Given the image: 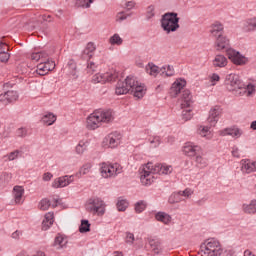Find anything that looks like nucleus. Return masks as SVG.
<instances>
[{"label": "nucleus", "instance_id": "338daca9", "mask_svg": "<svg viewBox=\"0 0 256 256\" xmlns=\"http://www.w3.org/2000/svg\"><path fill=\"white\" fill-rule=\"evenodd\" d=\"M232 155H233V157L240 158L241 154H239V148H233L232 149Z\"/></svg>", "mask_w": 256, "mask_h": 256}, {"label": "nucleus", "instance_id": "ddd939ff", "mask_svg": "<svg viewBox=\"0 0 256 256\" xmlns=\"http://www.w3.org/2000/svg\"><path fill=\"white\" fill-rule=\"evenodd\" d=\"M17 99H19V94L14 90H8L4 94H0V102L3 103V105H9V103H13V101H17Z\"/></svg>", "mask_w": 256, "mask_h": 256}, {"label": "nucleus", "instance_id": "774afa93", "mask_svg": "<svg viewBox=\"0 0 256 256\" xmlns=\"http://www.w3.org/2000/svg\"><path fill=\"white\" fill-rule=\"evenodd\" d=\"M21 235V231L16 230L12 233V239H19V236Z\"/></svg>", "mask_w": 256, "mask_h": 256}, {"label": "nucleus", "instance_id": "20e7f679", "mask_svg": "<svg viewBox=\"0 0 256 256\" xmlns=\"http://www.w3.org/2000/svg\"><path fill=\"white\" fill-rule=\"evenodd\" d=\"M111 121H113V112L111 110H96L88 116L86 127L91 131H95V129H99L102 123H111Z\"/></svg>", "mask_w": 256, "mask_h": 256}, {"label": "nucleus", "instance_id": "bf43d9fd", "mask_svg": "<svg viewBox=\"0 0 256 256\" xmlns=\"http://www.w3.org/2000/svg\"><path fill=\"white\" fill-rule=\"evenodd\" d=\"M220 80H221V77H219L218 74H216V73L212 74L210 77V81H211L212 85H215Z\"/></svg>", "mask_w": 256, "mask_h": 256}, {"label": "nucleus", "instance_id": "5701e85b", "mask_svg": "<svg viewBox=\"0 0 256 256\" xmlns=\"http://www.w3.org/2000/svg\"><path fill=\"white\" fill-rule=\"evenodd\" d=\"M53 223H55V214L53 212L46 213L42 221V230L47 231Z\"/></svg>", "mask_w": 256, "mask_h": 256}, {"label": "nucleus", "instance_id": "2eb2a0df", "mask_svg": "<svg viewBox=\"0 0 256 256\" xmlns=\"http://www.w3.org/2000/svg\"><path fill=\"white\" fill-rule=\"evenodd\" d=\"M242 173H255L256 171V161L250 159H243L240 162Z\"/></svg>", "mask_w": 256, "mask_h": 256}, {"label": "nucleus", "instance_id": "a211bd4d", "mask_svg": "<svg viewBox=\"0 0 256 256\" xmlns=\"http://www.w3.org/2000/svg\"><path fill=\"white\" fill-rule=\"evenodd\" d=\"M201 151V147L197 145H193L191 142H188L183 147V153H185L188 157H195L199 155Z\"/></svg>", "mask_w": 256, "mask_h": 256}, {"label": "nucleus", "instance_id": "cd10ccee", "mask_svg": "<svg viewBox=\"0 0 256 256\" xmlns=\"http://www.w3.org/2000/svg\"><path fill=\"white\" fill-rule=\"evenodd\" d=\"M53 245L58 249H63L67 245V237H65L63 234H57Z\"/></svg>", "mask_w": 256, "mask_h": 256}, {"label": "nucleus", "instance_id": "09e8293b", "mask_svg": "<svg viewBox=\"0 0 256 256\" xmlns=\"http://www.w3.org/2000/svg\"><path fill=\"white\" fill-rule=\"evenodd\" d=\"M147 208V203L145 201H139L135 204L136 213H143V210Z\"/></svg>", "mask_w": 256, "mask_h": 256}, {"label": "nucleus", "instance_id": "a19ab883", "mask_svg": "<svg viewBox=\"0 0 256 256\" xmlns=\"http://www.w3.org/2000/svg\"><path fill=\"white\" fill-rule=\"evenodd\" d=\"M44 65H45V71L49 73V71H53L55 69V62L54 61H49V58L46 57L45 60H42Z\"/></svg>", "mask_w": 256, "mask_h": 256}, {"label": "nucleus", "instance_id": "49530a36", "mask_svg": "<svg viewBox=\"0 0 256 256\" xmlns=\"http://www.w3.org/2000/svg\"><path fill=\"white\" fill-rule=\"evenodd\" d=\"M116 207L118 211H125L129 207V202L127 200L120 199L118 200Z\"/></svg>", "mask_w": 256, "mask_h": 256}, {"label": "nucleus", "instance_id": "423d86ee", "mask_svg": "<svg viewBox=\"0 0 256 256\" xmlns=\"http://www.w3.org/2000/svg\"><path fill=\"white\" fill-rule=\"evenodd\" d=\"M202 256H221L223 251L221 250V243L215 238L206 240L201 245Z\"/></svg>", "mask_w": 256, "mask_h": 256}, {"label": "nucleus", "instance_id": "bb28decb", "mask_svg": "<svg viewBox=\"0 0 256 256\" xmlns=\"http://www.w3.org/2000/svg\"><path fill=\"white\" fill-rule=\"evenodd\" d=\"M148 243L151 247V250L156 255H159V253L163 251V247L161 246V241H159L158 239H150Z\"/></svg>", "mask_w": 256, "mask_h": 256}, {"label": "nucleus", "instance_id": "39448f33", "mask_svg": "<svg viewBox=\"0 0 256 256\" xmlns=\"http://www.w3.org/2000/svg\"><path fill=\"white\" fill-rule=\"evenodd\" d=\"M161 27L166 33H173L179 29V17L177 13H166L162 16Z\"/></svg>", "mask_w": 256, "mask_h": 256}, {"label": "nucleus", "instance_id": "473e14b6", "mask_svg": "<svg viewBox=\"0 0 256 256\" xmlns=\"http://www.w3.org/2000/svg\"><path fill=\"white\" fill-rule=\"evenodd\" d=\"M146 73L152 77H157V75H159V67L155 66L153 63H149L146 66Z\"/></svg>", "mask_w": 256, "mask_h": 256}, {"label": "nucleus", "instance_id": "1a4fd4ad", "mask_svg": "<svg viewBox=\"0 0 256 256\" xmlns=\"http://www.w3.org/2000/svg\"><path fill=\"white\" fill-rule=\"evenodd\" d=\"M119 77V73L115 70H110L106 73H97L92 77V83H111V81H115Z\"/></svg>", "mask_w": 256, "mask_h": 256}, {"label": "nucleus", "instance_id": "5fc2aeb1", "mask_svg": "<svg viewBox=\"0 0 256 256\" xmlns=\"http://www.w3.org/2000/svg\"><path fill=\"white\" fill-rule=\"evenodd\" d=\"M93 55L94 54H92L88 50L84 49V51L82 52V55H81V59H83V61H89L93 58Z\"/></svg>", "mask_w": 256, "mask_h": 256}, {"label": "nucleus", "instance_id": "c9c22d12", "mask_svg": "<svg viewBox=\"0 0 256 256\" xmlns=\"http://www.w3.org/2000/svg\"><path fill=\"white\" fill-rule=\"evenodd\" d=\"M79 231H80V233H87V232L91 231V224H89L88 220L81 221Z\"/></svg>", "mask_w": 256, "mask_h": 256}, {"label": "nucleus", "instance_id": "4c0bfd02", "mask_svg": "<svg viewBox=\"0 0 256 256\" xmlns=\"http://www.w3.org/2000/svg\"><path fill=\"white\" fill-rule=\"evenodd\" d=\"M245 213H256V200H252L249 205L243 206Z\"/></svg>", "mask_w": 256, "mask_h": 256}, {"label": "nucleus", "instance_id": "6e6d98bb", "mask_svg": "<svg viewBox=\"0 0 256 256\" xmlns=\"http://www.w3.org/2000/svg\"><path fill=\"white\" fill-rule=\"evenodd\" d=\"M93 55L94 54H92L88 50L84 49V51L82 52V55H81V59H83V61H89L93 58Z\"/></svg>", "mask_w": 256, "mask_h": 256}, {"label": "nucleus", "instance_id": "c03bdc74", "mask_svg": "<svg viewBox=\"0 0 256 256\" xmlns=\"http://www.w3.org/2000/svg\"><path fill=\"white\" fill-rule=\"evenodd\" d=\"M95 71H97V64H95L93 61H88L86 73H88V75H93Z\"/></svg>", "mask_w": 256, "mask_h": 256}, {"label": "nucleus", "instance_id": "37998d69", "mask_svg": "<svg viewBox=\"0 0 256 256\" xmlns=\"http://www.w3.org/2000/svg\"><path fill=\"white\" fill-rule=\"evenodd\" d=\"M195 161H196L197 167H199L200 169H203V167L207 165V159L203 158V156L199 154L196 155Z\"/></svg>", "mask_w": 256, "mask_h": 256}, {"label": "nucleus", "instance_id": "f704fd0d", "mask_svg": "<svg viewBox=\"0 0 256 256\" xmlns=\"http://www.w3.org/2000/svg\"><path fill=\"white\" fill-rule=\"evenodd\" d=\"M91 3H94V0H77L75 5L76 7H82L83 9H89Z\"/></svg>", "mask_w": 256, "mask_h": 256}, {"label": "nucleus", "instance_id": "e2e57ef3", "mask_svg": "<svg viewBox=\"0 0 256 256\" xmlns=\"http://www.w3.org/2000/svg\"><path fill=\"white\" fill-rule=\"evenodd\" d=\"M159 143V137H154L150 139V144L152 145V147H159Z\"/></svg>", "mask_w": 256, "mask_h": 256}, {"label": "nucleus", "instance_id": "412c9836", "mask_svg": "<svg viewBox=\"0 0 256 256\" xmlns=\"http://www.w3.org/2000/svg\"><path fill=\"white\" fill-rule=\"evenodd\" d=\"M227 63H229V60L223 54H217L212 61L213 67H218L219 69L227 67Z\"/></svg>", "mask_w": 256, "mask_h": 256}, {"label": "nucleus", "instance_id": "a878e982", "mask_svg": "<svg viewBox=\"0 0 256 256\" xmlns=\"http://www.w3.org/2000/svg\"><path fill=\"white\" fill-rule=\"evenodd\" d=\"M220 135L225 137V135H230L231 137H241V130L239 128H226L220 131Z\"/></svg>", "mask_w": 256, "mask_h": 256}, {"label": "nucleus", "instance_id": "ea45409f", "mask_svg": "<svg viewBox=\"0 0 256 256\" xmlns=\"http://www.w3.org/2000/svg\"><path fill=\"white\" fill-rule=\"evenodd\" d=\"M85 151H87V142L80 141L79 144L76 146V153H78V155H83Z\"/></svg>", "mask_w": 256, "mask_h": 256}, {"label": "nucleus", "instance_id": "9d476101", "mask_svg": "<svg viewBox=\"0 0 256 256\" xmlns=\"http://www.w3.org/2000/svg\"><path fill=\"white\" fill-rule=\"evenodd\" d=\"M228 59L233 63L234 65L243 66L247 65V57L241 54V52L235 50V49H227L226 53Z\"/></svg>", "mask_w": 256, "mask_h": 256}, {"label": "nucleus", "instance_id": "8fccbe9b", "mask_svg": "<svg viewBox=\"0 0 256 256\" xmlns=\"http://www.w3.org/2000/svg\"><path fill=\"white\" fill-rule=\"evenodd\" d=\"M36 73L40 76L47 75V70H45V64L44 62H41L37 65Z\"/></svg>", "mask_w": 256, "mask_h": 256}, {"label": "nucleus", "instance_id": "6ab92c4d", "mask_svg": "<svg viewBox=\"0 0 256 256\" xmlns=\"http://www.w3.org/2000/svg\"><path fill=\"white\" fill-rule=\"evenodd\" d=\"M187 85V82L185 80H176L173 84L172 87L170 88V95L172 97H177L181 91H183V87Z\"/></svg>", "mask_w": 256, "mask_h": 256}, {"label": "nucleus", "instance_id": "69168bd1", "mask_svg": "<svg viewBox=\"0 0 256 256\" xmlns=\"http://www.w3.org/2000/svg\"><path fill=\"white\" fill-rule=\"evenodd\" d=\"M50 201H51L50 207H52V209H55V207H57V205H59V199H57V198H53Z\"/></svg>", "mask_w": 256, "mask_h": 256}, {"label": "nucleus", "instance_id": "0eeeda50", "mask_svg": "<svg viewBox=\"0 0 256 256\" xmlns=\"http://www.w3.org/2000/svg\"><path fill=\"white\" fill-rule=\"evenodd\" d=\"M86 210L88 213L101 217L105 215V202L100 198H91L86 204Z\"/></svg>", "mask_w": 256, "mask_h": 256}, {"label": "nucleus", "instance_id": "f3484780", "mask_svg": "<svg viewBox=\"0 0 256 256\" xmlns=\"http://www.w3.org/2000/svg\"><path fill=\"white\" fill-rule=\"evenodd\" d=\"M193 104V96L189 90H184L180 99V105L182 109H189Z\"/></svg>", "mask_w": 256, "mask_h": 256}, {"label": "nucleus", "instance_id": "72a5a7b5", "mask_svg": "<svg viewBox=\"0 0 256 256\" xmlns=\"http://www.w3.org/2000/svg\"><path fill=\"white\" fill-rule=\"evenodd\" d=\"M110 45H123V38L119 36V34H114L112 37L109 39Z\"/></svg>", "mask_w": 256, "mask_h": 256}, {"label": "nucleus", "instance_id": "13d9d810", "mask_svg": "<svg viewBox=\"0 0 256 256\" xmlns=\"http://www.w3.org/2000/svg\"><path fill=\"white\" fill-rule=\"evenodd\" d=\"M179 194L180 197H191V195H193V190L187 188L184 191H180Z\"/></svg>", "mask_w": 256, "mask_h": 256}, {"label": "nucleus", "instance_id": "aec40b11", "mask_svg": "<svg viewBox=\"0 0 256 256\" xmlns=\"http://www.w3.org/2000/svg\"><path fill=\"white\" fill-rule=\"evenodd\" d=\"M11 57L9 53V46L7 43L0 40V61L1 63H7Z\"/></svg>", "mask_w": 256, "mask_h": 256}, {"label": "nucleus", "instance_id": "2f4dec72", "mask_svg": "<svg viewBox=\"0 0 256 256\" xmlns=\"http://www.w3.org/2000/svg\"><path fill=\"white\" fill-rule=\"evenodd\" d=\"M57 121V116H55L53 113L49 112L46 115L42 117V122L45 125H53Z\"/></svg>", "mask_w": 256, "mask_h": 256}, {"label": "nucleus", "instance_id": "052dcab7", "mask_svg": "<svg viewBox=\"0 0 256 256\" xmlns=\"http://www.w3.org/2000/svg\"><path fill=\"white\" fill-rule=\"evenodd\" d=\"M135 241V235L133 233H126V243H133Z\"/></svg>", "mask_w": 256, "mask_h": 256}, {"label": "nucleus", "instance_id": "f8f14e48", "mask_svg": "<svg viewBox=\"0 0 256 256\" xmlns=\"http://www.w3.org/2000/svg\"><path fill=\"white\" fill-rule=\"evenodd\" d=\"M222 110L220 106H214L210 112H209V116H208V123L210 125V127H215V125H217V121H219V117L221 116Z\"/></svg>", "mask_w": 256, "mask_h": 256}, {"label": "nucleus", "instance_id": "c85d7f7f", "mask_svg": "<svg viewBox=\"0 0 256 256\" xmlns=\"http://www.w3.org/2000/svg\"><path fill=\"white\" fill-rule=\"evenodd\" d=\"M155 219L157 221H160V223H164V225H169L171 223V215L165 213V212H158L155 215Z\"/></svg>", "mask_w": 256, "mask_h": 256}, {"label": "nucleus", "instance_id": "7ed1b4c3", "mask_svg": "<svg viewBox=\"0 0 256 256\" xmlns=\"http://www.w3.org/2000/svg\"><path fill=\"white\" fill-rule=\"evenodd\" d=\"M173 171V167L165 164L148 163L142 170L140 180L142 185H151L155 181V175H169Z\"/></svg>", "mask_w": 256, "mask_h": 256}, {"label": "nucleus", "instance_id": "3c124183", "mask_svg": "<svg viewBox=\"0 0 256 256\" xmlns=\"http://www.w3.org/2000/svg\"><path fill=\"white\" fill-rule=\"evenodd\" d=\"M193 113H191V109H184L182 111V119L183 121H190L192 119Z\"/></svg>", "mask_w": 256, "mask_h": 256}, {"label": "nucleus", "instance_id": "79ce46f5", "mask_svg": "<svg viewBox=\"0 0 256 256\" xmlns=\"http://www.w3.org/2000/svg\"><path fill=\"white\" fill-rule=\"evenodd\" d=\"M181 201V194L179 192L172 194L168 199V203H170L171 205L175 203H181Z\"/></svg>", "mask_w": 256, "mask_h": 256}, {"label": "nucleus", "instance_id": "c756f323", "mask_svg": "<svg viewBox=\"0 0 256 256\" xmlns=\"http://www.w3.org/2000/svg\"><path fill=\"white\" fill-rule=\"evenodd\" d=\"M11 179H13V174L9 172H3L0 175V186L5 187V185H9V183L11 182Z\"/></svg>", "mask_w": 256, "mask_h": 256}, {"label": "nucleus", "instance_id": "4d7b16f0", "mask_svg": "<svg viewBox=\"0 0 256 256\" xmlns=\"http://www.w3.org/2000/svg\"><path fill=\"white\" fill-rule=\"evenodd\" d=\"M96 49L97 48L95 47V44L93 42H89L85 48V50L88 51L89 53H91L92 55H95Z\"/></svg>", "mask_w": 256, "mask_h": 256}, {"label": "nucleus", "instance_id": "4468645a", "mask_svg": "<svg viewBox=\"0 0 256 256\" xmlns=\"http://www.w3.org/2000/svg\"><path fill=\"white\" fill-rule=\"evenodd\" d=\"M215 49L216 51H226L227 54V49H232L230 47L229 39L223 35L216 38Z\"/></svg>", "mask_w": 256, "mask_h": 256}, {"label": "nucleus", "instance_id": "de8ad7c7", "mask_svg": "<svg viewBox=\"0 0 256 256\" xmlns=\"http://www.w3.org/2000/svg\"><path fill=\"white\" fill-rule=\"evenodd\" d=\"M20 153L21 151L15 150L13 152H10L8 155L4 156V159H6V161H15V159L19 157Z\"/></svg>", "mask_w": 256, "mask_h": 256}, {"label": "nucleus", "instance_id": "393cba45", "mask_svg": "<svg viewBox=\"0 0 256 256\" xmlns=\"http://www.w3.org/2000/svg\"><path fill=\"white\" fill-rule=\"evenodd\" d=\"M242 29L246 33L251 31H256V17L247 19L244 24H242Z\"/></svg>", "mask_w": 256, "mask_h": 256}, {"label": "nucleus", "instance_id": "7c9ffc66", "mask_svg": "<svg viewBox=\"0 0 256 256\" xmlns=\"http://www.w3.org/2000/svg\"><path fill=\"white\" fill-rule=\"evenodd\" d=\"M49 57L46 52H34L31 54L30 59L31 61H45Z\"/></svg>", "mask_w": 256, "mask_h": 256}, {"label": "nucleus", "instance_id": "9b49d317", "mask_svg": "<svg viewBox=\"0 0 256 256\" xmlns=\"http://www.w3.org/2000/svg\"><path fill=\"white\" fill-rule=\"evenodd\" d=\"M74 180H75V176H73V175L62 176V177L56 178L53 181L52 187L54 189H61L63 187H67V185H71V183H73Z\"/></svg>", "mask_w": 256, "mask_h": 256}, {"label": "nucleus", "instance_id": "680f3d73", "mask_svg": "<svg viewBox=\"0 0 256 256\" xmlns=\"http://www.w3.org/2000/svg\"><path fill=\"white\" fill-rule=\"evenodd\" d=\"M127 19V14L124 12H119L116 16V21H125Z\"/></svg>", "mask_w": 256, "mask_h": 256}, {"label": "nucleus", "instance_id": "58836bf2", "mask_svg": "<svg viewBox=\"0 0 256 256\" xmlns=\"http://www.w3.org/2000/svg\"><path fill=\"white\" fill-rule=\"evenodd\" d=\"M160 72L162 74H165L166 77H173V75L175 74V70L173 69V66H167V67H162L160 69Z\"/></svg>", "mask_w": 256, "mask_h": 256}, {"label": "nucleus", "instance_id": "6e6552de", "mask_svg": "<svg viewBox=\"0 0 256 256\" xmlns=\"http://www.w3.org/2000/svg\"><path fill=\"white\" fill-rule=\"evenodd\" d=\"M121 171H123V167H121V164L119 163H102L100 168V173L102 177H104V179H109V177H115L116 175H119Z\"/></svg>", "mask_w": 256, "mask_h": 256}, {"label": "nucleus", "instance_id": "603ef678", "mask_svg": "<svg viewBox=\"0 0 256 256\" xmlns=\"http://www.w3.org/2000/svg\"><path fill=\"white\" fill-rule=\"evenodd\" d=\"M199 135H201V137H209V135H211V130H210L209 126L200 127Z\"/></svg>", "mask_w": 256, "mask_h": 256}, {"label": "nucleus", "instance_id": "4be33fe9", "mask_svg": "<svg viewBox=\"0 0 256 256\" xmlns=\"http://www.w3.org/2000/svg\"><path fill=\"white\" fill-rule=\"evenodd\" d=\"M12 193L16 205H21V203H23V195H25V189L23 186H14Z\"/></svg>", "mask_w": 256, "mask_h": 256}, {"label": "nucleus", "instance_id": "a18cd8bd", "mask_svg": "<svg viewBox=\"0 0 256 256\" xmlns=\"http://www.w3.org/2000/svg\"><path fill=\"white\" fill-rule=\"evenodd\" d=\"M16 137L25 138L29 135V129L27 127H20L16 130Z\"/></svg>", "mask_w": 256, "mask_h": 256}, {"label": "nucleus", "instance_id": "e433bc0d", "mask_svg": "<svg viewBox=\"0 0 256 256\" xmlns=\"http://www.w3.org/2000/svg\"><path fill=\"white\" fill-rule=\"evenodd\" d=\"M49 207H51V200L48 198H44L40 201L39 203V209L41 211H47V209H49Z\"/></svg>", "mask_w": 256, "mask_h": 256}, {"label": "nucleus", "instance_id": "0e129e2a", "mask_svg": "<svg viewBox=\"0 0 256 256\" xmlns=\"http://www.w3.org/2000/svg\"><path fill=\"white\" fill-rule=\"evenodd\" d=\"M51 179H53V174L50 172H47L43 175V181H51Z\"/></svg>", "mask_w": 256, "mask_h": 256}, {"label": "nucleus", "instance_id": "b1692460", "mask_svg": "<svg viewBox=\"0 0 256 256\" xmlns=\"http://www.w3.org/2000/svg\"><path fill=\"white\" fill-rule=\"evenodd\" d=\"M223 24L221 22H214L211 26V30H210V33L213 37H216V39L218 37H222L223 36Z\"/></svg>", "mask_w": 256, "mask_h": 256}, {"label": "nucleus", "instance_id": "f257e3e1", "mask_svg": "<svg viewBox=\"0 0 256 256\" xmlns=\"http://www.w3.org/2000/svg\"><path fill=\"white\" fill-rule=\"evenodd\" d=\"M117 95H127V93H133L137 99H143L147 88L145 85L139 83L133 76H128L125 81H118L115 88Z\"/></svg>", "mask_w": 256, "mask_h": 256}, {"label": "nucleus", "instance_id": "f03ea898", "mask_svg": "<svg viewBox=\"0 0 256 256\" xmlns=\"http://www.w3.org/2000/svg\"><path fill=\"white\" fill-rule=\"evenodd\" d=\"M224 85L228 91H232L235 95L239 97H251L255 93V85L248 84L245 85L243 81H241V77H239L235 73H231L226 75Z\"/></svg>", "mask_w": 256, "mask_h": 256}, {"label": "nucleus", "instance_id": "864d4df0", "mask_svg": "<svg viewBox=\"0 0 256 256\" xmlns=\"http://www.w3.org/2000/svg\"><path fill=\"white\" fill-rule=\"evenodd\" d=\"M91 167H93V165L91 163H86L84 164L81 169H80V173L82 175H87V173H89L91 171Z\"/></svg>", "mask_w": 256, "mask_h": 256}, {"label": "nucleus", "instance_id": "dca6fc26", "mask_svg": "<svg viewBox=\"0 0 256 256\" xmlns=\"http://www.w3.org/2000/svg\"><path fill=\"white\" fill-rule=\"evenodd\" d=\"M105 140L110 149H115V147H118L119 143H121V133L112 132L108 135V137L105 138Z\"/></svg>", "mask_w": 256, "mask_h": 256}]
</instances>
